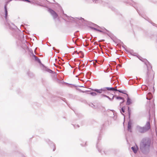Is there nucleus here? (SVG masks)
Listing matches in <instances>:
<instances>
[{
	"mask_svg": "<svg viewBox=\"0 0 157 157\" xmlns=\"http://www.w3.org/2000/svg\"><path fill=\"white\" fill-rule=\"evenodd\" d=\"M63 19L65 21L67 22L68 21H67L64 17H62Z\"/></svg>",
	"mask_w": 157,
	"mask_h": 157,
	"instance_id": "49530a36",
	"label": "nucleus"
},
{
	"mask_svg": "<svg viewBox=\"0 0 157 157\" xmlns=\"http://www.w3.org/2000/svg\"><path fill=\"white\" fill-rule=\"evenodd\" d=\"M107 90L113 91L114 89V87H107Z\"/></svg>",
	"mask_w": 157,
	"mask_h": 157,
	"instance_id": "473e14b6",
	"label": "nucleus"
},
{
	"mask_svg": "<svg viewBox=\"0 0 157 157\" xmlns=\"http://www.w3.org/2000/svg\"><path fill=\"white\" fill-rule=\"evenodd\" d=\"M61 13L62 15H63V14L64 13V11L62 9H61Z\"/></svg>",
	"mask_w": 157,
	"mask_h": 157,
	"instance_id": "ea45409f",
	"label": "nucleus"
},
{
	"mask_svg": "<svg viewBox=\"0 0 157 157\" xmlns=\"http://www.w3.org/2000/svg\"><path fill=\"white\" fill-rule=\"evenodd\" d=\"M98 142L96 144V148L98 149V151L100 153H101V155H103L104 154L105 155H107L108 154L107 153V151H102V150L101 148H99L98 147Z\"/></svg>",
	"mask_w": 157,
	"mask_h": 157,
	"instance_id": "dca6fc26",
	"label": "nucleus"
},
{
	"mask_svg": "<svg viewBox=\"0 0 157 157\" xmlns=\"http://www.w3.org/2000/svg\"><path fill=\"white\" fill-rule=\"evenodd\" d=\"M115 98L117 100H121L124 99V98L120 96H118L116 95L115 97Z\"/></svg>",
	"mask_w": 157,
	"mask_h": 157,
	"instance_id": "7c9ffc66",
	"label": "nucleus"
},
{
	"mask_svg": "<svg viewBox=\"0 0 157 157\" xmlns=\"http://www.w3.org/2000/svg\"><path fill=\"white\" fill-rule=\"evenodd\" d=\"M132 101L131 99L129 98L128 96H127L126 105H128L132 104Z\"/></svg>",
	"mask_w": 157,
	"mask_h": 157,
	"instance_id": "412c9836",
	"label": "nucleus"
},
{
	"mask_svg": "<svg viewBox=\"0 0 157 157\" xmlns=\"http://www.w3.org/2000/svg\"><path fill=\"white\" fill-rule=\"evenodd\" d=\"M46 141L48 143V144L50 145L51 148L53 147V151H54L56 149V147L55 146V144L51 141L49 140H47Z\"/></svg>",
	"mask_w": 157,
	"mask_h": 157,
	"instance_id": "2eb2a0df",
	"label": "nucleus"
},
{
	"mask_svg": "<svg viewBox=\"0 0 157 157\" xmlns=\"http://www.w3.org/2000/svg\"><path fill=\"white\" fill-rule=\"evenodd\" d=\"M9 2H10L11 1H12V0H7Z\"/></svg>",
	"mask_w": 157,
	"mask_h": 157,
	"instance_id": "052dcab7",
	"label": "nucleus"
},
{
	"mask_svg": "<svg viewBox=\"0 0 157 157\" xmlns=\"http://www.w3.org/2000/svg\"><path fill=\"white\" fill-rule=\"evenodd\" d=\"M77 126L78 127V128H79V125H78V124H77Z\"/></svg>",
	"mask_w": 157,
	"mask_h": 157,
	"instance_id": "bf43d9fd",
	"label": "nucleus"
},
{
	"mask_svg": "<svg viewBox=\"0 0 157 157\" xmlns=\"http://www.w3.org/2000/svg\"><path fill=\"white\" fill-rule=\"evenodd\" d=\"M134 83V82H131V80L130 79L129 80V82H128V84H129V85H131L133 83Z\"/></svg>",
	"mask_w": 157,
	"mask_h": 157,
	"instance_id": "a19ab883",
	"label": "nucleus"
},
{
	"mask_svg": "<svg viewBox=\"0 0 157 157\" xmlns=\"http://www.w3.org/2000/svg\"><path fill=\"white\" fill-rule=\"evenodd\" d=\"M52 100L54 101H57L58 100V99L59 98L60 100L65 102L67 105L68 103L65 98H64L62 97H58L54 95H52L51 97Z\"/></svg>",
	"mask_w": 157,
	"mask_h": 157,
	"instance_id": "9b49d317",
	"label": "nucleus"
},
{
	"mask_svg": "<svg viewBox=\"0 0 157 157\" xmlns=\"http://www.w3.org/2000/svg\"><path fill=\"white\" fill-rule=\"evenodd\" d=\"M55 52H56V53H59V50H57L56 51H55Z\"/></svg>",
	"mask_w": 157,
	"mask_h": 157,
	"instance_id": "8fccbe9b",
	"label": "nucleus"
},
{
	"mask_svg": "<svg viewBox=\"0 0 157 157\" xmlns=\"http://www.w3.org/2000/svg\"><path fill=\"white\" fill-rule=\"evenodd\" d=\"M20 1H22L24 2H26L29 3L33 4H36L38 6H42V7H44V6L42 5L40 3L38 2H33L32 1H31L29 0H19Z\"/></svg>",
	"mask_w": 157,
	"mask_h": 157,
	"instance_id": "4468645a",
	"label": "nucleus"
},
{
	"mask_svg": "<svg viewBox=\"0 0 157 157\" xmlns=\"http://www.w3.org/2000/svg\"><path fill=\"white\" fill-rule=\"evenodd\" d=\"M91 72L89 71L86 74V77L88 79H90L91 76Z\"/></svg>",
	"mask_w": 157,
	"mask_h": 157,
	"instance_id": "c756f323",
	"label": "nucleus"
},
{
	"mask_svg": "<svg viewBox=\"0 0 157 157\" xmlns=\"http://www.w3.org/2000/svg\"><path fill=\"white\" fill-rule=\"evenodd\" d=\"M150 23H151V24L153 26H155L157 28V25L154 23L153 22L151 21H148Z\"/></svg>",
	"mask_w": 157,
	"mask_h": 157,
	"instance_id": "c9c22d12",
	"label": "nucleus"
},
{
	"mask_svg": "<svg viewBox=\"0 0 157 157\" xmlns=\"http://www.w3.org/2000/svg\"><path fill=\"white\" fill-rule=\"evenodd\" d=\"M111 9H112V10L114 11H115V9L113 7H112V8Z\"/></svg>",
	"mask_w": 157,
	"mask_h": 157,
	"instance_id": "de8ad7c7",
	"label": "nucleus"
},
{
	"mask_svg": "<svg viewBox=\"0 0 157 157\" xmlns=\"http://www.w3.org/2000/svg\"><path fill=\"white\" fill-rule=\"evenodd\" d=\"M124 1L125 3L128 4L133 7L136 9L139 15L144 18V15L143 14H142L140 13L139 11L137 9V6H136V3L135 2L132 0H125Z\"/></svg>",
	"mask_w": 157,
	"mask_h": 157,
	"instance_id": "423d86ee",
	"label": "nucleus"
},
{
	"mask_svg": "<svg viewBox=\"0 0 157 157\" xmlns=\"http://www.w3.org/2000/svg\"><path fill=\"white\" fill-rule=\"evenodd\" d=\"M151 144V140L149 138H143L140 144V149L141 152L144 155L148 154L150 151Z\"/></svg>",
	"mask_w": 157,
	"mask_h": 157,
	"instance_id": "7ed1b4c3",
	"label": "nucleus"
},
{
	"mask_svg": "<svg viewBox=\"0 0 157 157\" xmlns=\"http://www.w3.org/2000/svg\"><path fill=\"white\" fill-rule=\"evenodd\" d=\"M52 48H53V50H54L55 48V47H53Z\"/></svg>",
	"mask_w": 157,
	"mask_h": 157,
	"instance_id": "338daca9",
	"label": "nucleus"
},
{
	"mask_svg": "<svg viewBox=\"0 0 157 157\" xmlns=\"http://www.w3.org/2000/svg\"><path fill=\"white\" fill-rule=\"evenodd\" d=\"M68 64H69V66H71V67L72 68H73V67H72L71 65L69 64V63H68Z\"/></svg>",
	"mask_w": 157,
	"mask_h": 157,
	"instance_id": "13d9d810",
	"label": "nucleus"
},
{
	"mask_svg": "<svg viewBox=\"0 0 157 157\" xmlns=\"http://www.w3.org/2000/svg\"><path fill=\"white\" fill-rule=\"evenodd\" d=\"M60 62H61V63H62V65H63L64 64H65V62L62 63V61H61L60 60Z\"/></svg>",
	"mask_w": 157,
	"mask_h": 157,
	"instance_id": "3c124183",
	"label": "nucleus"
},
{
	"mask_svg": "<svg viewBox=\"0 0 157 157\" xmlns=\"http://www.w3.org/2000/svg\"><path fill=\"white\" fill-rule=\"evenodd\" d=\"M56 4H57V5H58V4H58V3H57V2H56Z\"/></svg>",
	"mask_w": 157,
	"mask_h": 157,
	"instance_id": "774afa93",
	"label": "nucleus"
},
{
	"mask_svg": "<svg viewBox=\"0 0 157 157\" xmlns=\"http://www.w3.org/2000/svg\"><path fill=\"white\" fill-rule=\"evenodd\" d=\"M140 30H141L143 33V36L144 38H150L153 40H155L157 42V34H152L149 33L147 30H144L142 29H140Z\"/></svg>",
	"mask_w": 157,
	"mask_h": 157,
	"instance_id": "20e7f679",
	"label": "nucleus"
},
{
	"mask_svg": "<svg viewBox=\"0 0 157 157\" xmlns=\"http://www.w3.org/2000/svg\"><path fill=\"white\" fill-rule=\"evenodd\" d=\"M31 53V54L32 56L34 58V59L35 61L38 62L40 65L42 64V63L40 59L38 58V57H36L33 53V51L32 49H31V51H30Z\"/></svg>",
	"mask_w": 157,
	"mask_h": 157,
	"instance_id": "ddd939ff",
	"label": "nucleus"
},
{
	"mask_svg": "<svg viewBox=\"0 0 157 157\" xmlns=\"http://www.w3.org/2000/svg\"><path fill=\"white\" fill-rule=\"evenodd\" d=\"M72 125H73V127H74L75 128V124H72Z\"/></svg>",
	"mask_w": 157,
	"mask_h": 157,
	"instance_id": "4d7b16f0",
	"label": "nucleus"
},
{
	"mask_svg": "<svg viewBox=\"0 0 157 157\" xmlns=\"http://www.w3.org/2000/svg\"><path fill=\"white\" fill-rule=\"evenodd\" d=\"M87 82H89L90 83H91V82H90V80H88V81H87Z\"/></svg>",
	"mask_w": 157,
	"mask_h": 157,
	"instance_id": "680f3d73",
	"label": "nucleus"
},
{
	"mask_svg": "<svg viewBox=\"0 0 157 157\" xmlns=\"http://www.w3.org/2000/svg\"><path fill=\"white\" fill-rule=\"evenodd\" d=\"M43 67V70L46 71L48 72L49 69L48 68V67H46L44 64L43 63L41 65Z\"/></svg>",
	"mask_w": 157,
	"mask_h": 157,
	"instance_id": "a878e982",
	"label": "nucleus"
},
{
	"mask_svg": "<svg viewBox=\"0 0 157 157\" xmlns=\"http://www.w3.org/2000/svg\"><path fill=\"white\" fill-rule=\"evenodd\" d=\"M62 82L63 83H64L66 84L67 85H68V86H69V85H72V86H76L75 85H74V84H69V83H67V82H64L63 81L62 82H61V83H62Z\"/></svg>",
	"mask_w": 157,
	"mask_h": 157,
	"instance_id": "f704fd0d",
	"label": "nucleus"
},
{
	"mask_svg": "<svg viewBox=\"0 0 157 157\" xmlns=\"http://www.w3.org/2000/svg\"><path fill=\"white\" fill-rule=\"evenodd\" d=\"M155 132L156 133H157V127L155 125Z\"/></svg>",
	"mask_w": 157,
	"mask_h": 157,
	"instance_id": "09e8293b",
	"label": "nucleus"
},
{
	"mask_svg": "<svg viewBox=\"0 0 157 157\" xmlns=\"http://www.w3.org/2000/svg\"><path fill=\"white\" fill-rule=\"evenodd\" d=\"M61 60L62 61H64V60H63V59H61Z\"/></svg>",
	"mask_w": 157,
	"mask_h": 157,
	"instance_id": "0e129e2a",
	"label": "nucleus"
},
{
	"mask_svg": "<svg viewBox=\"0 0 157 157\" xmlns=\"http://www.w3.org/2000/svg\"><path fill=\"white\" fill-rule=\"evenodd\" d=\"M98 32L102 33L104 34H106L113 40L114 38V35L104 27H103L102 30L99 29V31Z\"/></svg>",
	"mask_w": 157,
	"mask_h": 157,
	"instance_id": "0eeeda50",
	"label": "nucleus"
},
{
	"mask_svg": "<svg viewBox=\"0 0 157 157\" xmlns=\"http://www.w3.org/2000/svg\"><path fill=\"white\" fill-rule=\"evenodd\" d=\"M107 124L109 125L108 121H106L105 123L103 124L101 126L100 130V133L99 134L98 137V141L101 140V134H102V133H103L105 132V127Z\"/></svg>",
	"mask_w": 157,
	"mask_h": 157,
	"instance_id": "6e6552de",
	"label": "nucleus"
},
{
	"mask_svg": "<svg viewBox=\"0 0 157 157\" xmlns=\"http://www.w3.org/2000/svg\"><path fill=\"white\" fill-rule=\"evenodd\" d=\"M10 3L7 0L5 2L4 6V9L5 12V24L6 28H9L10 30L12 31L13 32V36L15 37H17V36H18V32H21L20 30H18L17 27L13 23L11 22L9 19H8V12L7 9V5Z\"/></svg>",
	"mask_w": 157,
	"mask_h": 157,
	"instance_id": "f257e3e1",
	"label": "nucleus"
},
{
	"mask_svg": "<svg viewBox=\"0 0 157 157\" xmlns=\"http://www.w3.org/2000/svg\"><path fill=\"white\" fill-rule=\"evenodd\" d=\"M118 90L119 89H115V88H114V89L113 90V91H117L118 92Z\"/></svg>",
	"mask_w": 157,
	"mask_h": 157,
	"instance_id": "c03bdc74",
	"label": "nucleus"
},
{
	"mask_svg": "<svg viewBox=\"0 0 157 157\" xmlns=\"http://www.w3.org/2000/svg\"><path fill=\"white\" fill-rule=\"evenodd\" d=\"M118 92L119 93H121L123 94H125L127 96H128V94H127L126 91V90H120V89H119L118 90Z\"/></svg>",
	"mask_w": 157,
	"mask_h": 157,
	"instance_id": "393cba45",
	"label": "nucleus"
},
{
	"mask_svg": "<svg viewBox=\"0 0 157 157\" xmlns=\"http://www.w3.org/2000/svg\"><path fill=\"white\" fill-rule=\"evenodd\" d=\"M137 130L141 133H144L148 131L151 128V125L149 121L147 122L145 125L143 127L139 125L136 126Z\"/></svg>",
	"mask_w": 157,
	"mask_h": 157,
	"instance_id": "39448f33",
	"label": "nucleus"
},
{
	"mask_svg": "<svg viewBox=\"0 0 157 157\" xmlns=\"http://www.w3.org/2000/svg\"><path fill=\"white\" fill-rule=\"evenodd\" d=\"M88 25H89L88 26L89 28H90V27L93 26V27H95L98 28H101V27L97 25L96 24H95L94 23H93L91 22H89L88 23Z\"/></svg>",
	"mask_w": 157,
	"mask_h": 157,
	"instance_id": "aec40b11",
	"label": "nucleus"
},
{
	"mask_svg": "<svg viewBox=\"0 0 157 157\" xmlns=\"http://www.w3.org/2000/svg\"><path fill=\"white\" fill-rule=\"evenodd\" d=\"M121 43L122 44V47L126 51H127V50L125 48V47H126V46L122 42Z\"/></svg>",
	"mask_w": 157,
	"mask_h": 157,
	"instance_id": "72a5a7b5",
	"label": "nucleus"
},
{
	"mask_svg": "<svg viewBox=\"0 0 157 157\" xmlns=\"http://www.w3.org/2000/svg\"><path fill=\"white\" fill-rule=\"evenodd\" d=\"M94 45H98V43H97V42H95L94 43Z\"/></svg>",
	"mask_w": 157,
	"mask_h": 157,
	"instance_id": "a18cd8bd",
	"label": "nucleus"
},
{
	"mask_svg": "<svg viewBox=\"0 0 157 157\" xmlns=\"http://www.w3.org/2000/svg\"><path fill=\"white\" fill-rule=\"evenodd\" d=\"M125 106H123L121 109H120V112L122 114V115H123L124 117V114L122 113H124L125 111Z\"/></svg>",
	"mask_w": 157,
	"mask_h": 157,
	"instance_id": "5701e85b",
	"label": "nucleus"
},
{
	"mask_svg": "<svg viewBox=\"0 0 157 157\" xmlns=\"http://www.w3.org/2000/svg\"><path fill=\"white\" fill-rule=\"evenodd\" d=\"M128 118L130 119L131 115V110L130 108L128 106Z\"/></svg>",
	"mask_w": 157,
	"mask_h": 157,
	"instance_id": "b1692460",
	"label": "nucleus"
},
{
	"mask_svg": "<svg viewBox=\"0 0 157 157\" xmlns=\"http://www.w3.org/2000/svg\"><path fill=\"white\" fill-rule=\"evenodd\" d=\"M82 19L83 21H85V20L84 18H82V17H80V19Z\"/></svg>",
	"mask_w": 157,
	"mask_h": 157,
	"instance_id": "6e6d98bb",
	"label": "nucleus"
},
{
	"mask_svg": "<svg viewBox=\"0 0 157 157\" xmlns=\"http://www.w3.org/2000/svg\"><path fill=\"white\" fill-rule=\"evenodd\" d=\"M90 28L91 29L95 30L96 31H99L98 29L95 28L93 26L90 27Z\"/></svg>",
	"mask_w": 157,
	"mask_h": 157,
	"instance_id": "2f4dec72",
	"label": "nucleus"
},
{
	"mask_svg": "<svg viewBox=\"0 0 157 157\" xmlns=\"http://www.w3.org/2000/svg\"><path fill=\"white\" fill-rule=\"evenodd\" d=\"M109 110L110 111H112L113 112V119L114 120H115L117 119V116H115L114 115L115 111L113 109H110Z\"/></svg>",
	"mask_w": 157,
	"mask_h": 157,
	"instance_id": "c85d7f7f",
	"label": "nucleus"
},
{
	"mask_svg": "<svg viewBox=\"0 0 157 157\" xmlns=\"http://www.w3.org/2000/svg\"><path fill=\"white\" fill-rule=\"evenodd\" d=\"M146 99L147 100H150V98H149L148 97H146Z\"/></svg>",
	"mask_w": 157,
	"mask_h": 157,
	"instance_id": "603ef678",
	"label": "nucleus"
},
{
	"mask_svg": "<svg viewBox=\"0 0 157 157\" xmlns=\"http://www.w3.org/2000/svg\"><path fill=\"white\" fill-rule=\"evenodd\" d=\"M100 96L101 97H106V98H108V99H109V100L110 101H111V98L109 96H107V95H106L105 94H101V95Z\"/></svg>",
	"mask_w": 157,
	"mask_h": 157,
	"instance_id": "cd10ccee",
	"label": "nucleus"
},
{
	"mask_svg": "<svg viewBox=\"0 0 157 157\" xmlns=\"http://www.w3.org/2000/svg\"><path fill=\"white\" fill-rule=\"evenodd\" d=\"M76 86V87L79 86V87H84V86Z\"/></svg>",
	"mask_w": 157,
	"mask_h": 157,
	"instance_id": "5fc2aeb1",
	"label": "nucleus"
},
{
	"mask_svg": "<svg viewBox=\"0 0 157 157\" xmlns=\"http://www.w3.org/2000/svg\"><path fill=\"white\" fill-rule=\"evenodd\" d=\"M84 122H85L84 120H82L81 121V124L82 125L84 124Z\"/></svg>",
	"mask_w": 157,
	"mask_h": 157,
	"instance_id": "79ce46f5",
	"label": "nucleus"
},
{
	"mask_svg": "<svg viewBox=\"0 0 157 157\" xmlns=\"http://www.w3.org/2000/svg\"><path fill=\"white\" fill-rule=\"evenodd\" d=\"M116 96V95H113V97H112V98H111V101H112L113 100V99Z\"/></svg>",
	"mask_w": 157,
	"mask_h": 157,
	"instance_id": "37998d69",
	"label": "nucleus"
},
{
	"mask_svg": "<svg viewBox=\"0 0 157 157\" xmlns=\"http://www.w3.org/2000/svg\"><path fill=\"white\" fill-rule=\"evenodd\" d=\"M107 87H103V88H101L100 89H92L91 88H90V89L92 90V91H95L96 92L99 93L101 94L102 93V91H105L106 90H107Z\"/></svg>",
	"mask_w": 157,
	"mask_h": 157,
	"instance_id": "f8f14e48",
	"label": "nucleus"
},
{
	"mask_svg": "<svg viewBox=\"0 0 157 157\" xmlns=\"http://www.w3.org/2000/svg\"><path fill=\"white\" fill-rule=\"evenodd\" d=\"M79 115L80 116V117H82V116L81 115Z\"/></svg>",
	"mask_w": 157,
	"mask_h": 157,
	"instance_id": "69168bd1",
	"label": "nucleus"
},
{
	"mask_svg": "<svg viewBox=\"0 0 157 157\" xmlns=\"http://www.w3.org/2000/svg\"><path fill=\"white\" fill-rule=\"evenodd\" d=\"M89 105L90 106L92 107H93V106H95V105L92 103H90L89 104Z\"/></svg>",
	"mask_w": 157,
	"mask_h": 157,
	"instance_id": "58836bf2",
	"label": "nucleus"
},
{
	"mask_svg": "<svg viewBox=\"0 0 157 157\" xmlns=\"http://www.w3.org/2000/svg\"><path fill=\"white\" fill-rule=\"evenodd\" d=\"M48 11L53 17L54 19L55 20L56 18H57L58 20H59V18L58 17V14L53 9L51 8H49L48 10Z\"/></svg>",
	"mask_w": 157,
	"mask_h": 157,
	"instance_id": "1a4fd4ad",
	"label": "nucleus"
},
{
	"mask_svg": "<svg viewBox=\"0 0 157 157\" xmlns=\"http://www.w3.org/2000/svg\"><path fill=\"white\" fill-rule=\"evenodd\" d=\"M62 17H64V18L65 17H66L68 20L71 22H72V21H74L73 19H74V18L72 17L71 16H69L65 13L63 14V15H62Z\"/></svg>",
	"mask_w": 157,
	"mask_h": 157,
	"instance_id": "a211bd4d",
	"label": "nucleus"
},
{
	"mask_svg": "<svg viewBox=\"0 0 157 157\" xmlns=\"http://www.w3.org/2000/svg\"><path fill=\"white\" fill-rule=\"evenodd\" d=\"M130 54L132 56H136L140 60L144 62L146 66L147 70L146 73V81L147 83L149 82L150 80H152L154 78V73L152 69L151 64L146 59L143 58L139 55H137L136 53L134 52L133 50L131 51Z\"/></svg>",
	"mask_w": 157,
	"mask_h": 157,
	"instance_id": "f03ea898",
	"label": "nucleus"
},
{
	"mask_svg": "<svg viewBox=\"0 0 157 157\" xmlns=\"http://www.w3.org/2000/svg\"><path fill=\"white\" fill-rule=\"evenodd\" d=\"M48 72H49L50 73H51V74H53L55 73V72L50 70V69H49Z\"/></svg>",
	"mask_w": 157,
	"mask_h": 157,
	"instance_id": "e433bc0d",
	"label": "nucleus"
},
{
	"mask_svg": "<svg viewBox=\"0 0 157 157\" xmlns=\"http://www.w3.org/2000/svg\"><path fill=\"white\" fill-rule=\"evenodd\" d=\"M54 65L55 67H57V66H56V64L55 63H54Z\"/></svg>",
	"mask_w": 157,
	"mask_h": 157,
	"instance_id": "e2e57ef3",
	"label": "nucleus"
},
{
	"mask_svg": "<svg viewBox=\"0 0 157 157\" xmlns=\"http://www.w3.org/2000/svg\"><path fill=\"white\" fill-rule=\"evenodd\" d=\"M131 148L133 152L135 154L136 153L138 150V148L137 145H136V147L134 146L132 147Z\"/></svg>",
	"mask_w": 157,
	"mask_h": 157,
	"instance_id": "4be33fe9",
	"label": "nucleus"
},
{
	"mask_svg": "<svg viewBox=\"0 0 157 157\" xmlns=\"http://www.w3.org/2000/svg\"><path fill=\"white\" fill-rule=\"evenodd\" d=\"M27 75L30 78H33L34 77V75L33 73L29 71L27 72Z\"/></svg>",
	"mask_w": 157,
	"mask_h": 157,
	"instance_id": "bb28decb",
	"label": "nucleus"
},
{
	"mask_svg": "<svg viewBox=\"0 0 157 157\" xmlns=\"http://www.w3.org/2000/svg\"><path fill=\"white\" fill-rule=\"evenodd\" d=\"M155 105L154 103L153 105H152V106L151 109H149V111L148 113H149V116L150 117L151 115V114L150 113V112H152V113H155Z\"/></svg>",
	"mask_w": 157,
	"mask_h": 157,
	"instance_id": "6ab92c4d",
	"label": "nucleus"
},
{
	"mask_svg": "<svg viewBox=\"0 0 157 157\" xmlns=\"http://www.w3.org/2000/svg\"><path fill=\"white\" fill-rule=\"evenodd\" d=\"M132 123L131 121L130 120H129V121L128 122V131L130 132H132Z\"/></svg>",
	"mask_w": 157,
	"mask_h": 157,
	"instance_id": "f3484780",
	"label": "nucleus"
},
{
	"mask_svg": "<svg viewBox=\"0 0 157 157\" xmlns=\"http://www.w3.org/2000/svg\"><path fill=\"white\" fill-rule=\"evenodd\" d=\"M122 100V102H120V106L125 101V100H124V99H121Z\"/></svg>",
	"mask_w": 157,
	"mask_h": 157,
	"instance_id": "4c0bfd02",
	"label": "nucleus"
},
{
	"mask_svg": "<svg viewBox=\"0 0 157 157\" xmlns=\"http://www.w3.org/2000/svg\"><path fill=\"white\" fill-rule=\"evenodd\" d=\"M48 43L49 44H48V43H47V45H48V46H51V44H50L49 43Z\"/></svg>",
	"mask_w": 157,
	"mask_h": 157,
	"instance_id": "864d4df0",
	"label": "nucleus"
},
{
	"mask_svg": "<svg viewBox=\"0 0 157 157\" xmlns=\"http://www.w3.org/2000/svg\"><path fill=\"white\" fill-rule=\"evenodd\" d=\"M76 89L78 90L79 92H82V93H86L87 94H90L91 96H95L98 95L97 93H96L95 92H95V91H94V92L92 91L91 90L83 91V90H81L80 89L78 88H76Z\"/></svg>",
	"mask_w": 157,
	"mask_h": 157,
	"instance_id": "9d476101",
	"label": "nucleus"
}]
</instances>
